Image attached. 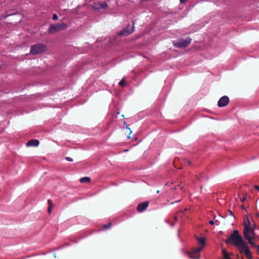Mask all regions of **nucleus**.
Wrapping results in <instances>:
<instances>
[{"instance_id":"1","label":"nucleus","mask_w":259,"mask_h":259,"mask_svg":"<svg viewBox=\"0 0 259 259\" xmlns=\"http://www.w3.org/2000/svg\"><path fill=\"white\" fill-rule=\"evenodd\" d=\"M225 242L226 244L234 245L238 249L239 253L241 254H244L248 259L252 258L253 256L247 244L239 234L238 230H234L233 233L225 240Z\"/></svg>"},{"instance_id":"2","label":"nucleus","mask_w":259,"mask_h":259,"mask_svg":"<svg viewBox=\"0 0 259 259\" xmlns=\"http://www.w3.org/2000/svg\"><path fill=\"white\" fill-rule=\"evenodd\" d=\"M247 231V235L251 239H255V238L258 237L255 233V228L250 227V223L248 219H247V222L244 223V229L243 231V236L244 233Z\"/></svg>"},{"instance_id":"3","label":"nucleus","mask_w":259,"mask_h":259,"mask_svg":"<svg viewBox=\"0 0 259 259\" xmlns=\"http://www.w3.org/2000/svg\"><path fill=\"white\" fill-rule=\"evenodd\" d=\"M46 46L41 43H37L31 46L30 53L32 55H37L44 52L46 50Z\"/></svg>"},{"instance_id":"4","label":"nucleus","mask_w":259,"mask_h":259,"mask_svg":"<svg viewBox=\"0 0 259 259\" xmlns=\"http://www.w3.org/2000/svg\"><path fill=\"white\" fill-rule=\"evenodd\" d=\"M192 39L191 38H187L186 39L181 38L177 41H174V46L178 48L184 49L188 47L191 42Z\"/></svg>"},{"instance_id":"5","label":"nucleus","mask_w":259,"mask_h":259,"mask_svg":"<svg viewBox=\"0 0 259 259\" xmlns=\"http://www.w3.org/2000/svg\"><path fill=\"white\" fill-rule=\"evenodd\" d=\"M66 27V24L64 23H58L56 24H51L50 25L48 29V32L49 33H53L56 32H58L63 29Z\"/></svg>"},{"instance_id":"6","label":"nucleus","mask_w":259,"mask_h":259,"mask_svg":"<svg viewBox=\"0 0 259 259\" xmlns=\"http://www.w3.org/2000/svg\"><path fill=\"white\" fill-rule=\"evenodd\" d=\"M134 24L135 23L134 22L132 26L130 25H128L126 28L119 32L118 35L120 36H127L132 33L135 30Z\"/></svg>"},{"instance_id":"7","label":"nucleus","mask_w":259,"mask_h":259,"mask_svg":"<svg viewBox=\"0 0 259 259\" xmlns=\"http://www.w3.org/2000/svg\"><path fill=\"white\" fill-rule=\"evenodd\" d=\"M229 97L227 96H224L219 99L218 105L219 107H225L229 104Z\"/></svg>"},{"instance_id":"8","label":"nucleus","mask_w":259,"mask_h":259,"mask_svg":"<svg viewBox=\"0 0 259 259\" xmlns=\"http://www.w3.org/2000/svg\"><path fill=\"white\" fill-rule=\"evenodd\" d=\"M148 201H144L139 203L137 206V211L140 212L144 211L148 207Z\"/></svg>"},{"instance_id":"9","label":"nucleus","mask_w":259,"mask_h":259,"mask_svg":"<svg viewBox=\"0 0 259 259\" xmlns=\"http://www.w3.org/2000/svg\"><path fill=\"white\" fill-rule=\"evenodd\" d=\"M107 6L108 5L106 2H103L102 3H94L92 5V7L95 10H100L106 8Z\"/></svg>"},{"instance_id":"10","label":"nucleus","mask_w":259,"mask_h":259,"mask_svg":"<svg viewBox=\"0 0 259 259\" xmlns=\"http://www.w3.org/2000/svg\"><path fill=\"white\" fill-rule=\"evenodd\" d=\"M203 248V246L198 247L195 248H194L191 252L189 254L190 257L192 259H197L198 257L194 256L193 255H196L199 252H200Z\"/></svg>"},{"instance_id":"11","label":"nucleus","mask_w":259,"mask_h":259,"mask_svg":"<svg viewBox=\"0 0 259 259\" xmlns=\"http://www.w3.org/2000/svg\"><path fill=\"white\" fill-rule=\"evenodd\" d=\"M244 239L246 240H247L248 241V243L252 247H256L257 245H256L254 242V240L255 239H251V238H250L249 237V236H248L247 235V231H246V232H245L244 233Z\"/></svg>"},{"instance_id":"12","label":"nucleus","mask_w":259,"mask_h":259,"mask_svg":"<svg viewBox=\"0 0 259 259\" xmlns=\"http://www.w3.org/2000/svg\"><path fill=\"white\" fill-rule=\"evenodd\" d=\"M39 144V142L37 139H32L29 140L26 144V146L27 147H31V146H37Z\"/></svg>"},{"instance_id":"13","label":"nucleus","mask_w":259,"mask_h":259,"mask_svg":"<svg viewBox=\"0 0 259 259\" xmlns=\"http://www.w3.org/2000/svg\"><path fill=\"white\" fill-rule=\"evenodd\" d=\"M197 240L199 243L202 244L201 246L203 247V246L205 245V238L197 237Z\"/></svg>"},{"instance_id":"14","label":"nucleus","mask_w":259,"mask_h":259,"mask_svg":"<svg viewBox=\"0 0 259 259\" xmlns=\"http://www.w3.org/2000/svg\"><path fill=\"white\" fill-rule=\"evenodd\" d=\"M91 181V179L89 177H83L80 179V182L81 183H89Z\"/></svg>"},{"instance_id":"15","label":"nucleus","mask_w":259,"mask_h":259,"mask_svg":"<svg viewBox=\"0 0 259 259\" xmlns=\"http://www.w3.org/2000/svg\"><path fill=\"white\" fill-rule=\"evenodd\" d=\"M125 82L124 81V79L122 78L120 82H119V85L121 87H123L125 84Z\"/></svg>"},{"instance_id":"16","label":"nucleus","mask_w":259,"mask_h":259,"mask_svg":"<svg viewBox=\"0 0 259 259\" xmlns=\"http://www.w3.org/2000/svg\"><path fill=\"white\" fill-rule=\"evenodd\" d=\"M111 223H109L107 225H104L103 227L104 229H108L111 227Z\"/></svg>"},{"instance_id":"17","label":"nucleus","mask_w":259,"mask_h":259,"mask_svg":"<svg viewBox=\"0 0 259 259\" xmlns=\"http://www.w3.org/2000/svg\"><path fill=\"white\" fill-rule=\"evenodd\" d=\"M52 18L54 20H57L58 19V16L56 14H54L53 15Z\"/></svg>"},{"instance_id":"18","label":"nucleus","mask_w":259,"mask_h":259,"mask_svg":"<svg viewBox=\"0 0 259 259\" xmlns=\"http://www.w3.org/2000/svg\"><path fill=\"white\" fill-rule=\"evenodd\" d=\"M65 159L68 161H70V162L73 161V159L70 157H66Z\"/></svg>"},{"instance_id":"19","label":"nucleus","mask_w":259,"mask_h":259,"mask_svg":"<svg viewBox=\"0 0 259 259\" xmlns=\"http://www.w3.org/2000/svg\"><path fill=\"white\" fill-rule=\"evenodd\" d=\"M185 164H187L188 165H191V161H190L189 160H186Z\"/></svg>"},{"instance_id":"20","label":"nucleus","mask_w":259,"mask_h":259,"mask_svg":"<svg viewBox=\"0 0 259 259\" xmlns=\"http://www.w3.org/2000/svg\"><path fill=\"white\" fill-rule=\"evenodd\" d=\"M228 212L229 213V214L231 215V216H232L233 217H234V214L233 213V212L232 211H231L230 210H228Z\"/></svg>"},{"instance_id":"21","label":"nucleus","mask_w":259,"mask_h":259,"mask_svg":"<svg viewBox=\"0 0 259 259\" xmlns=\"http://www.w3.org/2000/svg\"><path fill=\"white\" fill-rule=\"evenodd\" d=\"M225 259H231V258L228 256V255L227 254H225L224 255Z\"/></svg>"},{"instance_id":"22","label":"nucleus","mask_w":259,"mask_h":259,"mask_svg":"<svg viewBox=\"0 0 259 259\" xmlns=\"http://www.w3.org/2000/svg\"><path fill=\"white\" fill-rule=\"evenodd\" d=\"M209 224L211 225H214V222L213 220H210L209 221Z\"/></svg>"},{"instance_id":"23","label":"nucleus","mask_w":259,"mask_h":259,"mask_svg":"<svg viewBox=\"0 0 259 259\" xmlns=\"http://www.w3.org/2000/svg\"><path fill=\"white\" fill-rule=\"evenodd\" d=\"M188 0H180L181 4L185 3Z\"/></svg>"},{"instance_id":"24","label":"nucleus","mask_w":259,"mask_h":259,"mask_svg":"<svg viewBox=\"0 0 259 259\" xmlns=\"http://www.w3.org/2000/svg\"><path fill=\"white\" fill-rule=\"evenodd\" d=\"M222 252L223 253V254L225 255V254H227V251L225 250V249H223L222 250Z\"/></svg>"},{"instance_id":"25","label":"nucleus","mask_w":259,"mask_h":259,"mask_svg":"<svg viewBox=\"0 0 259 259\" xmlns=\"http://www.w3.org/2000/svg\"><path fill=\"white\" fill-rule=\"evenodd\" d=\"M254 188L257 190L259 191V186H257V185H255L254 186Z\"/></svg>"},{"instance_id":"26","label":"nucleus","mask_w":259,"mask_h":259,"mask_svg":"<svg viewBox=\"0 0 259 259\" xmlns=\"http://www.w3.org/2000/svg\"><path fill=\"white\" fill-rule=\"evenodd\" d=\"M48 211L49 213H51V207L50 205L48 207Z\"/></svg>"},{"instance_id":"27","label":"nucleus","mask_w":259,"mask_h":259,"mask_svg":"<svg viewBox=\"0 0 259 259\" xmlns=\"http://www.w3.org/2000/svg\"><path fill=\"white\" fill-rule=\"evenodd\" d=\"M256 248H257V253H259V245H257Z\"/></svg>"},{"instance_id":"28","label":"nucleus","mask_w":259,"mask_h":259,"mask_svg":"<svg viewBox=\"0 0 259 259\" xmlns=\"http://www.w3.org/2000/svg\"><path fill=\"white\" fill-rule=\"evenodd\" d=\"M245 199V197H243L241 199V200L242 202H243Z\"/></svg>"},{"instance_id":"29","label":"nucleus","mask_w":259,"mask_h":259,"mask_svg":"<svg viewBox=\"0 0 259 259\" xmlns=\"http://www.w3.org/2000/svg\"><path fill=\"white\" fill-rule=\"evenodd\" d=\"M252 228V227H251ZM252 228H254L255 229L256 228V225L255 224H253V226L252 227Z\"/></svg>"},{"instance_id":"30","label":"nucleus","mask_w":259,"mask_h":259,"mask_svg":"<svg viewBox=\"0 0 259 259\" xmlns=\"http://www.w3.org/2000/svg\"><path fill=\"white\" fill-rule=\"evenodd\" d=\"M177 219H178V218H177V217H175V220L176 221H177Z\"/></svg>"},{"instance_id":"31","label":"nucleus","mask_w":259,"mask_h":259,"mask_svg":"<svg viewBox=\"0 0 259 259\" xmlns=\"http://www.w3.org/2000/svg\"><path fill=\"white\" fill-rule=\"evenodd\" d=\"M51 202V201L50 199H49L48 200V202L50 203Z\"/></svg>"},{"instance_id":"32","label":"nucleus","mask_w":259,"mask_h":259,"mask_svg":"<svg viewBox=\"0 0 259 259\" xmlns=\"http://www.w3.org/2000/svg\"><path fill=\"white\" fill-rule=\"evenodd\" d=\"M196 177L197 178V179H199V177H198L197 175H196Z\"/></svg>"},{"instance_id":"33","label":"nucleus","mask_w":259,"mask_h":259,"mask_svg":"<svg viewBox=\"0 0 259 259\" xmlns=\"http://www.w3.org/2000/svg\"><path fill=\"white\" fill-rule=\"evenodd\" d=\"M242 208H243V209H245V207H244V206H243V205L242 206Z\"/></svg>"},{"instance_id":"34","label":"nucleus","mask_w":259,"mask_h":259,"mask_svg":"<svg viewBox=\"0 0 259 259\" xmlns=\"http://www.w3.org/2000/svg\"><path fill=\"white\" fill-rule=\"evenodd\" d=\"M257 238L259 239V237H258H258H257Z\"/></svg>"}]
</instances>
